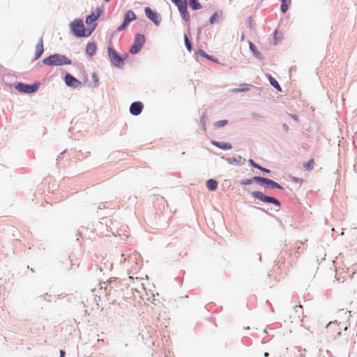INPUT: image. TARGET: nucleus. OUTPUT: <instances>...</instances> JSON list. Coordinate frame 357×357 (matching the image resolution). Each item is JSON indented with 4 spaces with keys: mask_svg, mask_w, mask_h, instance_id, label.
Wrapping results in <instances>:
<instances>
[{
    "mask_svg": "<svg viewBox=\"0 0 357 357\" xmlns=\"http://www.w3.org/2000/svg\"><path fill=\"white\" fill-rule=\"evenodd\" d=\"M340 313L344 317L342 320L338 321L336 319L333 321H331L326 326V333L332 338H335L337 335L341 334L342 331L347 329L349 314L343 310Z\"/></svg>",
    "mask_w": 357,
    "mask_h": 357,
    "instance_id": "1",
    "label": "nucleus"
},
{
    "mask_svg": "<svg viewBox=\"0 0 357 357\" xmlns=\"http://www.w3.org/2000/svg\"><path fill=\"white\" fill-rule=\"evenodd\" d=\"M107 55L111 65L118 69H123L126 61L129 57V54L128 53L123 54L118 52L113 47L111 41H109L107 46Z\"/></svg>",
    "mask_w": 357,
    "mask_h": 357,
    "instance_id": "2",
    "label": "nucleus"
},
{
    "mask_svg": "<svg viewBox=\"0 0 357 357\" xmlns=\"http://www.w3.org/2000/svg\"><path fill=\"white\" fill-rule=\"evenodd\" d=\"M70 33L77 38H88L91 35L87 32L82 18L77 17L69 24Z\"/></svg>",
    "mask_w": 357,
    "mask_h": 357,
    "instance_id": "3",
    "label": "nucleus"
},
{
    "mask_svg": "<svg viewBox=\"0 0 357 357\" xmlns=\"http://www.w3.org/2000/svg\"><path fill=\"white\" fill-rule=\"evenodd\" d=\"M43 63H45L47 66L54 67L71 65L73 61L65 54L54 53L45 57Z\"/></svg>",
    "mask_w": 357,
    "mask_h": 357,
    "instance_id": "4",
    "label": "nucleus"
},
{
    "mask_svg": "<svg viewBox=\"0 0 357 357\" xmlns=\"http://www.w3.org/2000/svg\"><path fill=\"white\" fill-rule=\"evenodd\" d=\"M40 84L41 83L39 81H36L32 84L20 81L15 83L13 88L21 93L32 94L38 91Z\"/></svg>",
    "mask_w": 357,
    "mask_h": 357,
    "instance_id": "5",
    "label": "nucleus"
},
{
    "mask_svg": "<svg viewBox=\"0 0 357 357\" xmlns=\"http://www.w3.org/2000/svg\"><path fill=\"white\" fill-rule=\"evenodd\" d=\"M137 15L132 10H127L123 14V18L122 23L117 27L116 31H113L112 33V37H114L116 33L118 32H121L124 31L129 25L130 24L135 21L137 20Z\"/></svg>",
    "mask_w": 357,
    "mask_h": 357,
    "instance_id": "6",
    "label": "nucleus"
},
{
    "mask_svg": "<svg viewBox=\"0 0 357 357\" xmlns=\"http://www.w3.org/2000/svg\"><path fill=\"white\" fill-rule=\"evenodd\" d=\"M146 42L145 36L141 33H136L134 37V41L129 48V52L135 55L141 52Z\"/></svg>",
    "mask_w": 357,
    "mask_h": 357,
    "instance_id": "7",
    "label": "nucleus"
},
{
    "mask_svg": "<svg viewBox=\"0 0 357 357\" xmlns=\"http://www.w3.org/2000/svg\"><path fill=\"white\" fill-rule=\"evenodd\" d=\"M61 70L64 72V75L62 76V79L68 87L77 89L83 86V84L71 73L65 72V70L63 69H61Z\"/></svg>",
    "mask_w": 357,
    "mask_h": 357,
    "instance_id": "8",
    "label": "nucleus"
},
{
    "mask_svg": "<svg viewBox=\"0 0 357 357\" xmlns=\"http://www.w3.org/2000/svg\"><path fill=\"white\" fill-rule=\"evenodd\" d=\"M176 6L178 8V10L180 13L181 19L188 24V33L190 34V13L188 9V1H185L183 3H181L180 4L176 5Z\"/></svg>",
    "mask_w": 357,
    "mask_h": 357,
    "instance_id": "9",
    "label": "nucleus"
},
{
    "mask_svg": "<svg viewBox=\"0 0 357 357\" xmlns=\"http://www.w3.org/2000/svg\"><path fill=\"white\" fill-rule=\"evenodd\" d=\"M144 13L146 17L151 20L155 26H158L162 21V17L160 13L155 10L152 9L149 6L144 8Z\"/></svg>",
    "mask_w": 357,
    "mask_h": 357,
    "instance_id": "10",
    "label": "nucleus"
},
{
    "mask_svg": "<svg viewBox=\"0 0 357 357\" xmlns=\"http://www.w3.org/2000/svg\"><path fill=\"white\" fill-rule=\"evenodd\" d=\"M251 195L254 198L258 199L263 202L271 203L277 206H280V203L278 199H276L274 197L266 196L264 195L261 192L254 191L251 193Z\"/></svg>",
    "mask_w": 357,
    "mask_h": 357,
    "instance_id": "11",
    "label": "nucleus"
},
{
    "mask_svg": "<svg viewBox=\"0 0 357 357\" xmlns=\"http://www.w3.org/2000/svg\"><path fill=\"white\" fill-rule=\"evenodd\" d=\"M97 20V17H95L93 13H90L89 15H87L86 17V28L87 32H89L90 35L93 33V32L95 31L98 26V23L96 22Z\"/></svg>",
    "mask_w": 357,
    "mask_h": 357,
    "instance_id": "12",
    "label": "nucleus"
},
{
    "mask_svg": "<svg viewBox=\"0 0 357 357\" xmlns=\"http://www.w3.org/2000/svg\"><path fill=\"white\" fill-rule=\"evenodd\" d=\"M253 179L255 180V181L257 182L261 185H269L273 188H275L281 189V190L283 189V188L280 184H278L275 181H274L271 179L267 178H264V177H261V176H254Z\"/></svg>",
    "mask_w": 357,
    "mask_h": 357,
    "instance_id": "13",
    "label": "nucleus"
},
{
    "mask_svg": "<svg viewBox=\"0 0 357 357\" xmlns=\"http://www.w3.org/2000/svg\"><path fill=\"white\" fill-rule=\"evenodd\" d=\"M295 315H290L289 319L291 323H298L303 321V309L301 305H296L294 308Z\"/></svg>",
    "mask_w": 357,
    "mask_h": 357,
    "instance_id": "14",
    "label": "nucleus"
},
{
    "mask_svg": "<svg viewBox=\"0 0 357 357\" xmlns=\"http://www.w3.org/2000/svg\"><path fill=\"white\" fill-rule=\"evenodd\" d=\"M1 76L2 82L5 86H8L9 89H12L14 87V75L12 73H10L8 69L3 70V73H2Z\"/></svg>",
    "mask_w": 357,
    "mask_h": 357,
    "instance_id": "15",
    "label": "nucleus"
},
{
    "mask_svg": "<svg viewBox=\"0 0 357 357\" xmlns=\"http://www.w3.org/2000/svg\"><path fill=\"white\" fill-rule=\"evenodd\" d=\"M143 109L144 104L142 102L134 101L130 104L129 111L132 116H138L142 112Z\"/></svg>",
    "mask_w": 357,
    "mask_h": 357,
    "instance_id": "16",
    "label": "nucleus"
},
{
    "mask_svg": "<svg viewBox=\"0 0 357 357\" xmlns=\"http://www.w3.org/2000/svg\"><path fill=\"white\" fill-rule=\"evenodd\" d=\"M35 49H36V50H35L34 56L32 59L33 61L38 60L42 56L43 54L45 52L43 36H41L39 38L36 45Z\"/></svg>",
    "mask_w": 357,
    "mask_h": 357,
    "instance_id": "17",
    "label": "nucleus"
},
{
    "mask_svg": "<svg viewBox=\"0 0 357 357\" xmlns=\"http://www.w3.org/2000/svg\"><path fill=\"white\" fill-rule=\"evenodd\" d=\"M195 55L197 56H200L202 59L208 60V61H211L215 63L221 64L218 58L215 57L213 55H210V54H207L202 48H199L197 51H195Z\"/></svg>",
    "mask_w": 357,
    "mask_h": 357,
    "instance_id": "18",
    "label": "nucleus"
},
{
    "mask_svg": "<svg viewBox=\"0 0 357 357\" xmlns=\"http://www.w3.org/2000/svg\"><path fill=\"white\" fill-rule=\"evenodd\" d=\"M98 46L95 41H89L86 45L85 54L87 57L92 58L97 52Z\"/></svg>",
    "mask_w": 357,
    "mask_h": 357,
    "instance_id": "19",
    "label": "nucleus"
},
{
    "mask_svg": "<svg viewBox=\"0 0 357 357\" xmlns=\"http://www.w3.org/2000/svg\"><path fill=\"white\" fill-rule=\"evenodd\" d=\"M248 43L250 51L252 52V55L260 61H264L266 59L265 56L258 50L255 44L250 40L248 41Z\"/></svg>",
    "mask_w": 357,
    "mask_h": 357,
    "instance_id": "20",
    "label": "nucleus"
},
{
    "mask_svg": "<svg viewBox=\"0 0 357 357\" xmlns=\"http://www.w3.org/2000/svg\"><path fill=\"white\" fill-rule=\"evenodd\" d=\"M92 82H89L87 76L85 77L84 82L89 88H98L100 85L99 77L96 72L92 73Z\"/></svg>",
    "mask_w": 357,
    "mask_h": 357,
    "instance_id": "21",
    "label": "nucleus"
},
{
    "mask_svg": "<svg viewBox=\"0 0 357 357\" xmlns=\"http://www.w3.org/2000/svg\"><path fill=\"white\" fill-rule=\"evenodd\" d=\"M211 144L222 150L226 151L232 149L231 144L227 142L211 140Z\"/></svg>",
    "mask_w": 357,
    "mask_h": 357,
    "instance_id": "22",
    "label": "nucleus"
},
{
    "mask_svg": "<svg viewBox=\"0 0 357 357\" xmlns=\"http://www.w3.org/2000/svg\"><path fill=\"white\" fill-rule=\"evenodd\" d=\"M266 77L268 79L271 86L275 88L278 91H282V89L280 84L270 73H266Z\"/></svg>",
    "mask_w": 357,
    "mask_h": 357,
    "instance_id": "23",
    "label": "nucleus"
},
{
    "mask_svg": "<svg viewBox=\"0 0 357 357\" xmlns=\"http://www.w3.org/2000/svg\"><path fill=\"white\" fill-rule=\"evenodd\" d=\"M280 1V12L285 14L290 8L291 0H279Z\"/></svg>",
    "mask_w": 357,
    "mask_h": 357,
    "instance_id": "24",
    "label": "nucleus"
},
{
    "mask_svg": "<svg viewBox=\"0 0 357 357\" xmlns=\"http://www.w3.org/2000/svg\"><path fill=\"white\" fill-rule=\"evenodd\" d=\"M222 12L221 10H217L214 12L211 16L209 18V24H214L215 22H217L219 19L222 17Z\"/></svg>",
    "mask_w": 357,
    "mask_h": 357,
    "instance_id": "25",
    "label": "nucleus"
},
{
    "mask_svg": "<svg viewBox=\"0 0 357 357\" xmlns=\"http://www.w3.org/2000/svg\"><path fill=\"white\" fill-rule=\"evenodd\" d=\"M188 4L192 10H198L202 8V6L199 0H188Z\"/></svg>",
    "mask_w": 357,
    "mask_h": 357,
    "instance_id": "26",
    "label": "nucleus"
},
{
    "mask_svg": "<svg viewBox=\"0 0 357 357\" xmlns=\"http://www.w3.org/2000/svg\"><path fill=\"white\" fill-rule=\"evenodd\" d=\"M183 38H184L185 46L187 50L190 52H192V48H193L192 42L190 40L187 33H184Z\"/></svg>",
    "mask_w": 357,
    "mask_h": 357,
    "instance_id": "27",
    "label": "nucleus"
},
{
    "mask_svg": "<svg viewBox=\"0 0 357 357\" xmlns=\"http://www.w3.org/2000/svg\"><path fill=\"white\" fill-rule=\"evenodd\" d=\"M206 187L209 190L213 191L218 188V182L214 179L207 181Z\"/></svg>",
    "mask_w": 357,
    "mask_h": 357,
    "instance_id": "28",
    "label": "nucleus"
},
{
    "mask_svg": "<svg viewBox=\"0 0 357 357\" xmlns=\"http://www.w3.org/2000/svg\"><path fill=\"white\" fill-rule=\"evenodd\" d=\"M104 13V9L101 7L98 6L94 11H92L91 13H93L95 17H97L98 19Z\"/></svg>",
    "mask_w": 357,
    "mask_h": 357,
    "instance_id": "29",
    "label": "nucleus"
},
{
    "mask_svg": "<svg viewBox=\"0 0 357 357\" xmlns=\"http://www.w3.org/2000/svg\"><path fill=\"white\" fill-rule=\"evenodd\" d=\"M228 122L227 119L219 120L214 123V126L217 128H221L228 124Z\"/></svg>",
    "mask_w": 357,
    "mask_h": 357,
    "instance_id": "30",
    "label": "nucleus"
},
{
    "mask_svg": "<svg viewBox=\"0 0 357 357\" xmlns=\"http://www.w3.org/2000/svg\"><path fill=\"white\" fill-rule=\"evenodd\" d=\"M250 89L248 87H238L234 88L231 89V91L233 93H241L248 91Z\"/></svg>",
    "mask_w": 357,
    "mask_h": 357,
    "instance_id": "31",
    "label": "nucleus"
},
{
    "mask_svg": "<svg viewBox=\"0 0 357 357\" xmlns=\"http://www.w3.org/2000/svg\"><path fill=\"white\" fill-rule=\"evenodd\" d=\"M206 119H207V116H206V112H203L200 116V121L202 125L203 129L205 131L206 130Z\"/></svg>",
    "mask_w": 357,
    "mask_h": 357,
    "instance_id": "32",
    "label": "nucleus"
},
{
    "mask_svg": "<svg viewBox=\"0 0 357 357\" xmlns=\"http://www.w3.org/2000/svg\"><path fill=\"white\" fill-rule=\"evenodd\" d=\"M303 167L307 170L312 169L314 167V160L312 159L307 162L304 163Z\"/></svg>",
    "mask_w": 357,
    "mask_h": 357,
    "instance_id": "33",
    "label": "nucleus"
},
{
    "mask_svg": "<svg viewBox=\"0 0 357 357\" xmlns=\"http://www.w3.org/2000/svg\"><path fill=\"white\" fill-rule=\"evenodd\" d=\"M282 37L278 36V32L277 30L274 31L273 32V40H274V44L278 45L279 42H280Z\"/></svg>",
    "mask_w": 357,
    "mask_h": 357,
    "instance_id": "34",
    "label": "nucleus"
},
{
    "mask_svg": "<svg viewBox=\"0 0 357 357\" xmlns=\"http://www.w3.org/2000/svg\"><path fill=\"white\" fill-rule=\"evenodd\" d=\"M250 162L251 163V165L259 169H261V171L263 172H269L270 170L269 169H265V168H263L260 166H259L258 165H257L256 163L254 162V161L252 160H250Z\"/></svg>",
    "mask_w": 357,
    "mask_h": 357,
    "instance_id": "35",
    "label": "nucleus"
},
{
    "mask_svg": "<svg viewBox=\"0 0 357 357\" xmlns=\"http://www.w3.org/2000/svg\"><path fill=\"white\" fill-rule=\"evenodd\" d=\"M245 23H246L247 26L250 29H252V16L248 17L246 19Z\"/></svg>",
    "mask_w": 357,
    "mask_h": 357,
    "instance_id": "36",
    "label": "nucleus"
},
{
    "mask_svg": "<svg viewBox=\"0 0 357 357\" xmlns=\"http://www.w3.org/2000/svg\"><path fill=\"white\" fill-rule=\"evenodd\" d=\"M253 181H255V180L253 179V177H252V178H248V179L241 181V183L242 185H250L252 183Z\"/></svg>",
    "mask_w": 357,
    "mask_h": 357,
    "instance_id": "37",
    "label": "nucleus"
},
{
    "mask_svg": "<svg viewBox=\"0 0 357 357\" xmlns=\"http://www.w3.org/2000/svg\"><path fill=\"white\" fill-rule=\"evenodd\" d=\"M44 61V59H43L41 61H39L36 65V68H40L42 67L43 66H45V63H43Z\"/></svg>",
    "mask_w": 357,
    "mask_h": 357,
    "instance_id": "38",
    "label": "nucleus"
},
{
    "mask_svg": "<svg viewBox=\"0 0 357 357\" xmlns=\"http://www.w3.org/2000/svg\"><path fill=\"white\" fill-rule=\"evenodd\" d=\"M175 6L186 1L187 0H170Z\"/></svg>",
    "mask_w": 357,
    "mask_h": 357,
    "instance_id": "39",
    "label": "nucleus"
},
{
    "mask_svg": "<svg viewBox=\"0 0 357 357\" xmlns=\"http://www.w3.org/2000/svg\"><path fill=\"white\" fill-rule=\"evenodd\" d=\"M289 116L295 121H298L299 117H298V116L297 114H290Z\"/></svg>",
    "mask_w": 357,
    "mask_h": 357,
    "instance_id": "40",
    "label": "nucleus"
},
{
    "mask_svg": "<svg viewBox=\"0 0 357 357\" xmlns=\"http://www.w3.org/2000/svg\"><path fill=\"white\" fill-rule=\"evenodd\" d=\"M229 162L233 165L238 164V161L235 158H233L232 159L229 158Z\"/></svg>",
    "mask_w": 357,
    "mask_h": 357,
    "instance_id": "41",
    "label": "nucleus"
},
{
    "mask_svg": "<svg viewBox=\"0 0 357 357\" xmlns=\"http://www.w3.org/2000/svg\"><path fill=\"white\" fill-rule=\"evenodd\" d=\"M282 128H283V130L286 132H288L289 130V126L287 124V123H283L282 124Z\"/></svg>",
    "mask_w": 357,
    "mask_h": 357,
    "instance_id": "42",
    "label": "nucleus"
},
{
    "mask_svg": "<svg viewBox=\"0 0 357 357\" xmlns=\"http://www.w3.org/2000/svg\"><path fill=\"white\" fill-rule=\"evenodd\" d=\"M252 116L255 119H258L260 117V116L257 113H255V112L252 113Z\"/></svg>",
    "mask_w": 357,
    "mask_h": 357,
    "instance_id": "43",
    "label": "nucleus"
},
{
    "mask_svg": "<svg viewBox=\"0 0 357 357\" xmlns=\"http://www.w3.org/2000/svg\"><path fill=\"white\" fill-rule=\"evenodd\" d=\"M65 351L63 350H60V357H64Z\"/></svg>",
    "mask_w": 357,
    "mask_h": 357,
    "instance_id": "44",
    "label": "nucleus"
},
{
    "mask_svg": "<svg viewBox=\"0 0 357 357\" xmlns=\"http://www.w3.org/2000/svg\"><path fill=\"white\" fill-rule=\"evenodd\" d=\"M6 68H3V67L0 64V74L1 75L2 73H3V70Z\"/></svg>",
    "mask_w": 357,
    "mask_h": 357,
    "instance_id": "45",
    "label": "nucleus"
},
{
    "mask_svg": "<svg viewBox=\"0 0 357 357\" xmlns=\"http://www.w3.org/2000/svg\"><path fill=\"white\" fill-rule=\"evenodd\" d=\"M201 33H202V28H201V27H199V28H198V31H197V35H198L197 36H198V37L199 36V35L201 34Z\"/></svg>",
    "mask_w": 357,
    "mask_h": 357,
    "instance_id": "46",
    "label": "nucleus"
},
{
    "mask_svg": "<svg viewBox=\"0 0 357 357\" xmlns=\"http://www.w3.org/2000/svg\"><path fill=\"white\" fill-rule=\"evenodd\" d=\"M66 151H67V149H65V150H63V151H61V152L59 153V155H63V154H65V153H66Z\"/></svg>",
    "mask_w": 357,
    "mask_h": 357,
    "instance_id": "47",
    "label": "nucleus"
},
{
    "mask_svg": "<svg viewBox=\"0 0 357 357\" xmlns=\"http://www.w3.org/2000/svg\"><path fill=\"white\" fill-rule=\"evenodd\" d=\"M264 356H265V357L268 356V353H267V352L264 353Z\"/></svg>",
    "mask_w": 357,
    "mask_h": 357,
    "instance_id": "48",
    "label": "nucleus"
},
{
    "mask_svg": "<svg viewBox=\"0 0 357 357\" xmlns=\"http://www.w3.org/2000/svg\"><path fill=\"white\" fill-rule=\"evenodd\" d=\"M104 1L106 2V3H109V2L111 1V0H104Z\"/></svg>",
    "mask_w": 357,
    "mask_h": 357,
    "instance_id": "49",
    "label": "nucleus"
},
{
    "mask_svg": "<svg viewBox=\"0 0 357 357\" xmlns=\"http://www.w3.org/2000/svg\"><path fill=\"white\" fill-rule=\"evenodd\" d=\"M133 256H134V257H136V256H137V254L134 253V254H133Z\"/></svg>",
    "mask_w": 357,
    "mask_h": 357,
    "instance_id": "50",
    "label": "nucleus"
},
{
    "mask_svg": "<svg viewBox=\"0 0 357 357\" xmlns=\"http://www.w3.org/2000/svg\"><path fill=\"white\" fill-rule=\"evenodd\" d=\"M323 357H324V356H323Z\"/></svg>",
    "mask_w": 357,
    "mask_h": 357,
    "instance_id": "51",
    "label": "nucleus"
}]
</instances>
